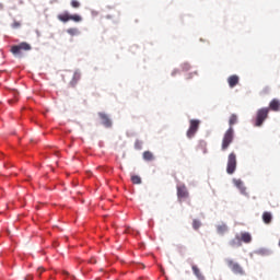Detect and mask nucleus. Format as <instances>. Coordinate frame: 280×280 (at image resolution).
<instances>
[{"mask_svg": "<svg viewBox=\"0 0 280 280\" xmlns=\"http://www.w3.org/2000/svg\"><path fill=\"white\" fill-rule=\"evenodd\" d=\"M235 124H237V115L232 114L229 119L230 128L225 131L222 139L221 149L223 152L229 150V145L233 143V139L235 137V131L233 130V126H235Z\"/></svg>", "mask_w": 280, "mask_h": 280, "instance_id": "nucleus-2", "label": "nucleus"}, {"mask_svg": "<svg viewBox=\"0 0 280 280\" xmlns=\"http://www.w3.org/2000/svg\"><path fill=\"white\" fill-rule=\"evenodd\" d=\"M142 156L144 161H154V154L150 151H144Z\"/></svg>", "mask_w": 280, "mask_h": 280, "instance_id": "nucleus-16", "label": "nucleus"}, {"mask_svg": "<svg viewBox=\"0 0 280 280\" xmlns=\"http://www.w3.org/2000/svg\"><path fill=\"white\" fill-rule=\"evenodd\" d=\"M217 231L220 235H224V233H226L229 231V226H226V224L221 223L219 225H217Z\"/></svg>", "mask_w": 280, "mask_h": 280, "instance_id": "nucleus-14", "label": "nucleus"}, {"mask_svg": "<svg viewBox=\"0 0 280 280\" xmlns=\"http://www.w3.org/2000/svg\"><path fill=\"white\" fill-rule=\"evenodd\" d=\"M98 116L101 118L103 126H105V128H112L113 121L110 120L108 115H106L105 113H98Z\"/></svg>", "mask_w": 280, "mask_h": 280, "instance_id": "nucleus-8", "label": "nucleus"}, {"mask_svg": "<svg viewBox=\"0 0 280 280\" xmlns=\"http://www.w3.org/2000/svg\"><path fill=\"white\" fill-rule=\"evenodd\" d=\"M70 4H71L72 8H75V9L80 8V1H78V0H72L70 2Z\"/></svg>", "mask_w": 280, "mask_h": 280, "instance_id": "nucleus-23", "label": "nucleus"}, {"mask_svg": "<svg viewBox=\"0 0 280 280\" xmlns=\"http://www.w3.org/2000/svg\"><path fill=\"white\" fill-rule=\"evenodd\" d=\"M228 84L230 89H235L240 84V77L237 74L230 75L228 78Z\"/></svg>", "mask_w": 280, "mask_h": 280, "instance_id": "nucleus-9", "label": "nucleus"}, {"mask_svg": "<svg viewBox=\"0 0 280 280\" xmlns=\"http://www.w3.org/2000/svg\"><path fill=\"white\" fill-rule=\"evenodd\" d=\"M58 21H61V23H69L71 21V14L69 12H65L57 15Z\"/></svg>", "mask_w": 280, "mask_h": 280, "instance_id": "nucleus-11", "label": "nucleus"}, {"mask_svg": "<svg viewBox=\"0 0 280 280\" xmlns=\"http://www.w3.org/2000/svg\"><path fill=\"white\" fill-rule=\"evenodd\" d=\"M177 198L179 201L189 198V190H187V186H185V184L177 186Z\"/></svg>", "mask_w": 280, "mask_h": 280, "instance_id": "nucleus-7", "label": "nucleus"}, {"mask_svg": "<svg viewBox=\"0 0 280 280\" xmlns=\"http://www.w3.org/2000/svg\"><path fill=\"white\" fill-rule=\"evenodd\" d=\"M131 183H133V185H141V177H139V175H132Z\"/></svg>", "mask_w": 280, "mask_h": 280, "instance_id": "nucleus-18", "label": "nucleus"}, {"mask_svg": "<svg viewBox=\"0 0 280 280\" xmlns=\"http://www.w3.org/2000/svg\"><path fill=\"white\" fill-rule=\"evenodd\" d=\"M280 108V103L277 100H272L269 104V108L265 107V108H260L257 110L256 114V119H255V124L254 126H256L257 128H259L260 126L264 125V121H266V119H268V113H270V110H279Z\"/></svg>", "mask_w": 280, "mask_h": 280, "instance_id": "nucleus-1", "label": "nucleus"}, {"mask_svg": "<svg viewBox=\"0 0 280 280\" xmlns=\"http://www.w3.org/2000/svg\"><path fill=\"white\" fill-rule=\"evenodd\" d=\"M63 275H69V272H67V271H63Z\"/></svg>", "mask_w": 280, "mask_h": 280, "instance_id": "nucleus-29", "label": "nucleus"}, {"mask_svg": "<svg viewBox=\"0 0 280 280\" xmlns=\"http://www.w3.org/2000/svg\"><path fill=\"white\" fill-rule=\"evenodd\" d=\"M25 279H26V280H31V279H32V277L27 276Z\"/></svg>", "mask_w": 280, "mask_h": 280, "instance_id": "nucleus-28", "label": "nucleus"}, {"mask_svg": "<svg viewBox=\"0 0 280 280\" xmlns=\"http://www.w3.org/2000/svg\"><path fill=\"white\" fill-rule=\"evenodd\" d=\"M230 245L233 246V247H235V246H237V247L242 246V241H241V238H240V235H236L235 238H233V240L230 242Z\"/></svg>", "mask_w": 280, "mask_h": 280, "instance_id": "nucleus-17", "label": "nucleus"}, {"mask_svg": "<svg viewBox=\"0 0 280 280\" xmlns=\"http://www.w3.org/2000/svg\"><path fill=\"white\" fill-rule=\"evenodd\" d=\"M262 222H265V224H270V222H272V214L270 212H264Z\"/></svg>", "mask_w": 280, "mask_h": 280, "instance_id": "nucleus-15", "label": "nucleus"}, {"mask_svg": "<svg viewBox=\"0 0 280 280\" xmlns=\"http://www.w3.org/2000/svg\"><path fill=\"white\" fill-rule=\"evenodd\" d=\"M191 268H192V272L197 277V279L205 280V276L202 275V272H200V269L198 268V266L192 265Z\"/></svg>", "mask_w": 280, "mask_h": 280, "instance_id": "nucleus-12", "label": "nucleus"}, {"mask_svg": "<svg viewBox=\"0 0 280 280\" xmlns=\"http://www.w3.org/2000/svg\"><path fill=\"white\" fill-rule=\"evenodd\" d=\"M14 100H9V104H14V102H19V92H13Z\"/></svg>", "mask_w": 280, "mask_h": 280, "instance_id": "nucleus-22", "label": "nucleus"}, {"mask_svg": "<svg viewBox=\"0 0 280 280\" xmlns=\"http://www.w3.org/2000/svg\"><path fill=\"white\" fill-rule=\"evenodd\" d=\"M37 272H38V275H39V277H40V275H43V272H45V268L38 267V268H37Z\"/></svg>", "mask_w": 280, "mask_h": 280, "instance_id": "nucleus-26", "label": "nucleus"}, {"mask_svg": "<svg viewBox=\"0 0 280 280\" xmlns=\"http://www.w3.org/2000/svg\"><path fill=\"white\" fill-rule=\"evenodd\" d=\"M12 27H13L14 30L21 27V23H20V22H14V23L12 24Z\"/></svg>", "mask_w": 280, "mask_h": 280, "instance_id": "nucleus-25", "label": "nucleus"}, {"mask_svg": "<svg viewBox=\"0 0 280 280\" xmlns=\"http://www.w3.org/2000/svg\"><path fill=\"white\" fill-rule=\"evenodd\" d=\"M142 145H143V142H141L140 140H137V141L135 142V148H136V150H141Z\"/></svg>", "mask_w": 280, "mask_h": 280, "instance_id": "nucleus-24", "label": "nucleus"}, {"mask_svg": "<svg viewBox=\"0 0 280 280\" xmlns=\"http://www.w3.org/2000/svg\"><path fill=\"white\" fill-rule=\"evenodd\" d=\"M233 183L235 187L242 191V194L246 191V187H244V182H242V179H234Z\"/></svg>", "mask_w": 280, "mask_h": 280, "instance_id": "nucleus-13", "label": "nucleus"}, {"mask_svg": "<svg viewBox=\"0 0 280 280\" xmlns=\"http://www.w3.org/2000/svg\"><path fill=\"white\" fill-rule=\"evenodd\" d=\"M200 226H202V223H200L199 220L194 219V220H192V229H194L195 231H198V229H200Z\"/></svg>", "mask_w": 280, "mask_h": 280, "instance_id": "nucleus-19", "label": "nucleus"}, {"mask_svg": "<svg viewBox=\"0 0 280 280\" xmlns=\"http://www.w3.org/2000/svg\"><path fill=\"white\" fill-rule=\"evenodd\" d=\"M70 21H74V23H80L82 21V16L78 14L70 15Z\"/></svg>", "mask_w": 280, "mask_h": 280, "instance_id": "nucleus-20", "label": "nucleus"}, {"mask_svg": "<svg viewBox=\"0 0 280 280\" xmlns=\"http://www.w3.org/2000/svg\"><path fill=\"white\" fill-rule=\"evenodd\" d=\"M226 264L234 275H244V268H242L241 264L234 261L233 259H226Z\"/></svg>", "mask_w": 280, "mask_h": 280, "instance_id": "nucleus-6", "label": "nucleus"}, {"mask_svg": "<svg viewBox=\"0 0 280 280\" xmlns=\"http://www.w3.org/2000/svg\"><path fill=\"white\" fill-rule=\"evenodd\" d=\"M238 237L244 244H250L253 242V236L248 232H242Z\"/></svg>", "mask_w": 280, "mask_h": 280, "instance_id": "nucleus-10", "label": "nucleus"}, {"mask_svg": "<svg viewBox=\"0 0 280 280\" xmlns=\"http://www.w3.org/2000/svg\"><path fill=\"white\" fill-rule=\"evenodd\" d=\"M235 170H237V155L235 152H232L228 156L226 173L235 174Z\"/></svg>", "mask_w": 280, "mask_h": 280, "instance_id": "nucleus-3", "label": "nucleus"}, {"mask_svg": "<svg viewBox=\"0 0 280 280\" xmlns=\"http://www.w3.org/2000/svg\"><path fill=\"white\" fill-rule=\"evenodd\" d=\"M279 246H280V241H279Z\"/></svg>", "mask_w": 280, "mask_h": 280, "instance_id": "nucleus-30", "label": "nucleus"}, {"mask_svg": "<svg viewBox=\"0 0 280 280\" xmlns=\"http://www.w3.org/2000/svg\"><path fill=\"white\" fill-rule=\"evenodd\" d=\"M67 33L70 34V36H78L79 31L78 28H68Z\"/></svg>", "mask_w": 280, "mask_h": 280, "instance_id": "nucleus-21", "label": "nucleus"}, {"mask_svg": "<svg viewBox=\"0 0 280 280\" xmlns=\"http://www.w3.org/2000/svg\"><path fill=\"white\" fill-rule=\"evenodd\" d=\"M32 49V46L27 44L26 42H22L19 45H14L11 47V54L13 56H21L22 51H30Z\"/></svg>", "mask_w": 280, "mask_h": 280, "instance_id": "nucleus-4", "label": "nucleus"}, {"mask_svg": "<svg viewBox=\"0 0 280 280\" xmlns=\"http://www.w3.org/2000/svg\"><path fill=\"white\" fill-rule=\"evenodd\" d=\"M90 261H91V264H97V260H95V259H92Z\"/></svg>", "mask_w": 280, "mask_h": 280, "instance_id": "nucleus-27", "label": "nucleus"}, {"mask_svg": "<svg viewBox=\"0 0 280 280\" xmlns=\"http://www.w3.org/2000/svg\"><path fill=\"white\" fill-rule=\"evenodd\" d=\"M199 128H200V120L190 119L189 120V128L186 132L188 139H194V137H196V132H198Z\"/></svg>", "mask_w": 280, "mask_h": 280, "instance_id": "nucleus-5", "label": "nucleus"}]
</instances>
